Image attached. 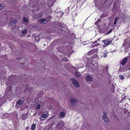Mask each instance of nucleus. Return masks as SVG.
I'll return each mask as SVG.
<instances>
[{"mask_svg": "<svg viewBox=\"0 0 130 130\" xmlns=\"http://www.w3.org/2000/svg\"><path fill=\"white\" fill-rule=\"evenodd\" d=\"M17 22V21L15 19H13L11 21L10 23H12L13 24H15Z\"/></svg>", "mask_w": 130, "mask_h": 130, "instance_id": "nucleus-10", "label": "nucleus"}, {"mask_svg": "<svg viewBox=\"0 0 130 130\" xmlns=\"http://www.w3.org/2000/svg\"><path fill=\"white\" fill-rule=\"evenodd\" d=\"M60 116L62 117H64L65 116V113L63 111L61 112L60 113Z\"/></svg>", "mask_w": 130, "mask_h": 130, "instance_id": "nucleus-9", "label": "nucleus"}, {"mask_svg": "<svg viewBox=\"0 0 130 130\" xmlns=\"http://www.w3.org/2000/svg\"><path fill=\"white\" fill-rule=\"evenodd\" d=\"M75 75L76 77H78L80 76V74L79 72H75Z\"/></svg>", "mask_w": 130, "mask_h": 130, "instance_id": "nucleus-13", "label": "nucleus"}, {"mask_svg": "<svg viewBox=\"0 0 130 130\" xmlns=\"http://www.w3.org/2000/svg\"><path fill=\"white\" fill-rule=\"evenodd\" d=\"M118 20V18L116 17L115 19L114 23H113V24L115 25H116V24L117 22V21Z\"/></svg>", "mask_w": 130, "mask_h": 130, "instance_id": "nucleus-15", "label": "nucleus"}, {"mask_svg": "<svg viewBox=\"0 0 130 130\" xmlns=\"http://www.w3.org/2000/svg\"><path fill=\"white\" fill-rule=\"evenodd\" d=\"M27 31V30L26 29H25L24 30H23L22 31V32L23 34H25Z\"/></svg>", "mask_w": 130, "mask_h": 130, "instance_id": "nucleus-22", "label": "nucleus"}, {"mask_svg": "<svg viewBox=\"0 0 130 130\" xmlns=\"http://www.w3.org/2000/svg\"><path fill=\"white\" fill-rule=\"evenodd\" d=\"M92 58H93V57L92 56Z\"/></svg>", "mask_w": 130, "mask_h": 130, "instance_id": "nucleus-36", "label": "nucleus"}, {"mask_svg": "<svg viewBox=\"0 0 130 130\" xmlns=\"http://www.w3.org/2000/svg\"><path fill=\"white\" fill-rule=\"evenodd\" d=\"M100 38H99L98 39V40H96V41H97V42H100Z\"/></svg>", "mask_w": 130, "mask_h": 130, "instance_id": "nucleus-28", "label": "nucleus"}, {"mask_svg": "<svg viewBox=\"0 0 130 130\" xmlns=\"http://www.w3.org/2000/svg\"><path fill=\"white\" fill-rule=\"evenodd\" d=\"M3 73L2 72L1 73H0V78H2V74Z\"/></svg>", "mask_w": 130, "mask_h": 130, "instance_id": "nucleus-26", "label": "nucleus"}, {"mask_svg": "<svg viewBox=\"0 0 130 130\" xmlns=\"http://www.w3.org/2000/svg\"><path fill=\"white\" fill-rule=\"evenodd\" d=\"M23 103V101L21 100H18V104L19 105Z\"/></svg>", "mask_w": 130, "mask_h": 130, "instance_id": "nucleus-17", "label": "nucleus"}, {"mask_svg": "<svg viewBox=\"0 0 130 130\" xmlns=\"http://www.w3.org/2000/svg\"><path fill=\"white\" fill-rule=\"evenodd\" d=\"M96 51V50L93 49L91 50L89 52V53H94V52H95Z\"/></svg>", "mask_w": 130, "mask_h": 130, "instance_id": "nucleus-19", "label": "nucleus"}, {"mask_svg": "<svg viewBox=\"0 0 130 130\" xmlns=\"http://www.w3.org/2000/svg\"><path fill=\"white\" fill-rule=\"evenodd\" d=\"M127 60V57H125L122 60L120 63L122 66H124L126 63Z\"/></svg>", "mask_w": 130, "mask_h": 130, "instance_id": "nucleus-5", "label": "nucleus"}, {"mask_svg": "<svg viewBox=\"0 0 130 130\" xmlns=\"http://www.w3.org/2000/svg\"><path fill=\"white\" fill-rule=\"evenodd\" d=\"M22 119L23 120L26 119L28 118L27 117V115L25 114H23L22 115Z\"/></svg>", "mask_w": 130, "mask_h": 130, "instance_id": "nucleus-7", "label": "nucleus"}, {"mask_svg": "<svg viewBox=\"0 0 130 130\" xmlns=\"http://www.w3.org/2000/svg\"><path fill=\"white\" fill-rule=\"evenodd\" d=\"M36 125L35 124H33L31 126V129L32 130H34L36 128Z\"/></svg>", "mask_w": 130, "mask_h": 130, "instance_id": "nucleus-14", "label": "nucleus"}, {"mask_svg": "<svg viewBox=\"0 0 130 130\" xmlns=\"http://www.w3.org/2000/svg\"><path fill=\"white\" fill-rule=\"evenodd\" d=\"M5 73H6V72H5Z\"/></svg>", "mask_w": 130, "mask_h": 130, "instance_id": "nucleus-35", "label": "nucleus"}, {"mask_svg": "<svg viewBox=\"0 0 130 130\" xmlns=\"http://www.w3.org/2000/svg\"><path fill=\"white\" fill-rule=\"evenodd\" d=\"M107 53H106L104 54L102 56L104 58H106L107 56Z\"/></svg>", "mask_w": 130, "mask_h": 130, "instance_id": "nucleus-24", "label": "nucleus"}, {"mask_svg": "<svg viewBox=\"0 0 130 130\" xmlns=\"http://www.w3.org/2000/svg\"><path fill=\"white\" fill-rule=\"evenodd\" d=\"M42 117L43 118H45L46 117L47 115L46 114H43L42 115Z\"/></svg>", "mask_w": 130, "mask_h": 130, "instance_id": "nucleus-21", "label": "nucleus"}, {"mask_svg": "<svg viewBox=\"0 0 130 130\" xmlns=\"http://www.w3.org/2000/svg\"><path fill=\"white\" fill-rule=\"evenodd\" d=\"M96 55H94V56H96Z\"/></svg>", "mask_w": 130, "mask_h": 130, "instance_id": "nucleus-33", "label": "nucleus"}, {"mask_svg": "<svg viewBox=\"0 0 130 130\" xmlns=\"http://www.w3.org/2000/svg\"><path fill=\"white\" fill-rule=\"evenodd\" d=\"M70 101L71 105H72V104H75L77 102V101L75 99H74L73 98H71L70 100Z\"/></svg>", "mask_w": 130, "mask_h": 130, "instance_id": "nucleus-6", "label": "nucleus"}, {"mask_svg": "<svg viewBox=\"0 0 130 130\" xmlns=\"http://www.w3.org/2000/svg\"><path fill=\"white\" fill-rule=\"evenodd\" d=\"M112 31V30L111 29L110 30H109V31L106 34H107L110 33V32H111Z\"/></svg>", "mask_w": 130, "mask_h": 130, "instance_id": "nucleus-27", "label": "nucleus"}, {"mask_svg": "<svg viewBox=\"0 0 130 130\" xmlns=\"http://www.w3.org/2000/svg\"><path fill=\"white\" fill-rule=\"evenodd\" d=\"M86 79L87 81H91L92 80V78L89 75H87L86 77Z\"/></svg>", "mask_w": 130, "mask_h": 130, "instance_id": "nucleus-8", "label": "nucleus"}, {"mask_svg": "<svg viewBox=\"0 0 130 130\" xmlns=\"http://www.w3.org/2000/svg\"><path fill=\"white\" fill-rule=\"evenodd\" d=\"M99 22V20H98L97 21L95 22V24L96 25H97L98 24Z\"/></svg>", "mask_w": 130, "mask_h": 130, "instance_id": "nucleus-25", "label": "nucleus"}, {"mask_svg": "<svg viewBox=\"0 0 130 130\" xmlns=\"http://www.w3.org/2000/svg\"><path fill=\"white\" fill-rule=\"evenodd\" d=\"M41 106L40 105L38 104L36 106V109H39L40 108Z\"/></svg>", "mask_w": 130, "mask_h": 130, "instance_id": "nucleus-23", "label": "nucleus"}, {"mask_svg": "<svg viewBox=\"0 0 130 130\" xmlns=\"http://www.w3.org/2000/svg\"><path fill=\"white\" fill-rule=\"evenodd\" d=\"M91 47L93 48L95 47H96L98 46H99L100 44L98 42H97V41H95L94 42H91Z\"/></svg>", "mask_w": 130, "mask_h": 130, "instance_id": "nucleus-3", "label": "nucleus"}, {"mask_svg": "<svg viewBox=\"0 0 130 130\" xmlns=\"http://www.w3.org/2000/svg\"><path fill=\"white\" fill-rule=\"evenodd\" d=\"M46 21V20L44 19H42L39 20V21L41 23L44 22Z\"/></svg>", "mask_w": 130, "mask_h": 130, "instance_id": "nucleus-12", "label": "nucleus"}, {"mask_svg": "<svg viewBox=\"0 0 130 130\" xmlns=\"http://www.w3.org/2000/svg\"><path fill=\"white\" fill-rule=\"evenodd\" d=\"M2 5H3V4H2V3L0 4V8L1 7Z\"/></svg>", "mask_w": 130, "mask_h": 130, "instance_id": "nucleus-30", "label": "nucleus"}, {"mask_svg": "<svg viewBox=\"0 0 130 130\" xmlns=\"http://www.w3.org/2000/svg\"><path fill=\"white\" fill-rule=\"evenodd\" d=\"M119 77L121 80H123L124 79V76L123 75H120Z\"/></svg>", "mask_w": 130, "mask_h": 130, "instance_id": "nucleus-18", "label": "nucleus"}, {"mask_svg": "<svg viewBox=\"0 0 130 130\" xmlns=\"http://www.w3.org/2000/svg\"><path fill=\"white\" fill-rule=\"evenodd\" d=\"M71 82L72 84L74 85L75 87H79V85L78 82L75 79L72 78L71 79Z\"/></svg>", "mask_w": 130, "mask_h": 130, "instance_id": "nucleus-2", "label": "nucleus"}, {"mask_svg": "<svg viewBox=\"0 0 130 130\" xmlns=\"http://www.w3.org/2000/svg\"><path fill=\"white\" fill-rule=\"evenodd\" d=\"M103 119L104 120V121L106 122H108L109 121V120L106 116L107 113L106 112L104 111L103 112Z\"/></svg>", "mask_w": 130, "mask_h": 130, "instance_id": "nucleus-4", "label": "nucleus"}, {"mask_svg": "<svg viewBox=\"0 0 130 130\" xmlns=\"http://www.w3.org/2000/svg\"><path fill=\"white\" fill-rule=\"evenodd\" d=\"M42 16V14L41 13H39L38 14V17L41 18Z\"/></svg>", "mask_w": 130, "mask_h": 130, "instance_id": "nucleus-20", "label": "nucleus"}, {"mask_svg": "<svg viewBox=\"0 0 130 130\" xmlns=\"http://www.w3.org/2000/svg\"><path fill=\"white\" fill-rule=\"evenodd\" d=\"M94 61H93V62H92V63H93V62H94Z\"/></svg>", "mask_w": 130, "mask_h": 130, "instance_id": "nucleus-32", "label": "nucleus"}, {"mask_svg": "<svg viewBox=\"0 0 130 130\" xmlns=\"http://www.w3.org/2000/svg\"><path fill=\"white\" fill-rule=\"evenodd\" d=\"M107 1H106L104 3V4H106V3H107Z\"/></svg>", "mask_w": 130, "mask_h": 130, "instance_id": "nucleus-31", "label": "nucleus"}, {"mask_svg": "<svg viewBox=\"0 0 130 130\" xmlns=\"http://www.w3.org/2000/svg\"><path fill=\"white\" fill-rule=\"evenodd\" d=\"M61 61H66L67 62L68 61V60L67 59V57H64L63 58H62L61 59Z\"/></svg>", "mask_w": 130, "mask_h": 130, "instance_id": "nucleus-11", "label": "nucleus"}, {"mask_svg": "<svg viewBox=\"0 0 130 130\" xmlns=\"http://www.w3.org/2000/svg\"><path fill=\"white\" fill-rule=\"evenodd\" d=\"M23 21L26 23L28 21L27 19L25 17L23 18Z\"/></svg>", "mask_w": 130, "mask_h": 130, "instance_id": "nucleus-16", "label": "nucleus"}, {"mask_svg": "<svg viewBox=\"0 0 130 130\" xmlns=\"http://www.w3.org/2000/svg\"><path fill=\"white\" fill-rule=\"evenodd\" d=\"M113 40L109 39H106L103 40V42L104 43L102 46L103 48H105L111 44Z\"/></svg>", "mask_w": 130, "mask_h": 130, "instance_id": "nucleus-1", "label": "nucleus"}, {"mask_svg": "<svg viewBox=\"0 0 130 130\" xmlns=\"http://www.w3.org/2000/svg\"><path fill=\"white\" fill-rule=\"evenodd\" d=\"M108 3H107V5H110V3H108Z\"/></svg>", "mask_w": 130, "mask_h": 130, "instance_id": "nucleus-29", "label": "nucleus"}, {"mask_svg": "<svg viewBox=\"0 0 130 130\" xmlns=\"http://www.w3.org/2000/svg\"><path fill=\"white\" fill-rule=\"evenodd\" d=\"M124 45V44H123V45Z\"/></svg>", "mask_w": 130, "mask_h": 130, "instance_id": "nucleus-34", "label": "nucleus"}]
</instances>
